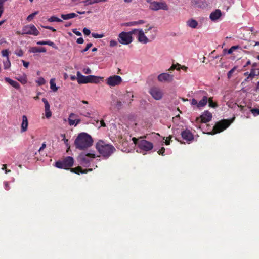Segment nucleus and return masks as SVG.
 I'll use <instances>...</instances> for the list:
<instances>
[{
  "instance_id": "obj_43",
  "label": "nucleus",
  "mask_w": 259,
  "mask_h": 259,
  "mask_svg": "<svg viewBox=\"0 0 259 259\" xmlns=\"http://www.w3.org/2000/svg\"><path fill=\"white\" fill-rule=\"evenodd\" d=\"M84 3V6L89 5H92L96 3L95 0H84L82 2Z\"/></svg>"
},
{
  "instance_id": "obj_24",
  "label": "nucleus",
  "mask_w": 259,
  "mask_h": 259,
  "mask_svg": "<svg viewBox=\"0 0 259 259\" xmlns=\"http://www.w3.org/2000/svg\"><path fill=\"white\" fill-rule=\"evenodd\" d=\"M208 102V97L207 96L204 95L203 96L202 99L198 103V108H201L204 107Z\"/></svg>"
},
{
  "instance_id": "obj_20",
  "label": "nucleus",
  "mask_w": 259,
  "mask_h": 259,
  "mask_svg": "<svg viewBox=\"0 0 259 259\" xmlns=\"http://www.w3.org/2000/svg\"><path fill=\"white\" fill-rule=\"evenodd\" d=\"M222 15V13L220 10L217 9L214 12L211 13L209 16L210 19L212 21H215L218 20Z\"/></svg>"
},
{
  "instance_id": "obj_1",
  "label": "nucleus",
  "mask_w": 259,
  "mask_h": 259,
  "mask_svg": "<svg viewBox=\"0 0 259 259\" xmlns=\"http://www.w3.org/2000/svg\"><path fill=\"white\" fill-rule=\"evenodd\" d=\"M93 140L92 137L86 133H80L74 141L76 148L84 150L93 145Z\"/></svg>"
},
{
  "instance_id": "obj_30",
  "label": "nucleus",
  "mask_w": 259,
  "mask_h": 259,
  "mask_svg": "<svg viewBox=\"0 0 259 259\" xmlns=\"http://www.w3.org/2000/svg\"><path fill=\"white\" fill-rule=\"evenodd\" d=\"M55 81V78L51 79L50 81V88L53 92H56L58 90V88L56 87Z\"/></svg>"
},
{
  "instance_id": "obj_64",
  "label": "nucleus",
  "mask_w": 259,
  "mask_h": 259,
  "mask_svg": "<svg viewBox=\"0 0 259 259\" xmlns=\"http://www.w3.org/2000/svg\"><path fill=\"white\" fill-rule=\"evenodd\" d=\"M46 147V143L44 142L42 143L41 146L40 147V148H39V149L38 150V151H40L41 150H42L43 149H44Z\"/></svg>"
},
{
  "instance_id": "obj_57",
  "label": "nucleus",
  "mask_w": 259,
  "mask_h": 259,
  "mask_svg": "<svg viewBox=\"0 0 259 259\" xmlns=\"http://www.w3.org/2000/svg\"><path fill=\"white\" fill-rule=\"evenodd\" d=\"M198 101L196 99L193 98L192 99V100H191V104L192 105H196L197 106V107L198 108Z\"/></svg>"
},
{
  "instance_id": "obj_29",
  "label": "nucleus",
  "mask_w": 259,
  "mask_h": 259,
  "mask_svg": "<svg viewBox=\"0 0 259 259\" xmlns=\"http://www.w3.org/2000/svg\"><path fill=\"white\" fill-rule=\"evenodd\" d=\"M208 106L210 107L215 108L218 107V105L217 103L214 102L213 101V97H210L208 98Z\"/></svg>"
},
{
  "instance_id": "obj_45",
  "label": "nucleus",
  "mask_w": 259,
  "mask_h": 259,
  "mask_svg": "<svg viewBox=\"0 0 259 259\" xmlns=\"http://www.w3.org/2000/svg\"><path fill=\"white\" fill-rule=\"evenodd\" d=\"M92 35L93 37H94L95 38H101L104 36V34H99L96 33H92Z\"/></svg>"
},
{
  "instance_id": "obj_39",
  "label": "nucleus",
  "mask_w": 259,
  "mask_h": 259,
  "mask_svg": "<svg viewBox=\"0 0 259 259\" xmlns=\"http://www.w3.org/2000/svg\"><path fill=\"white\" fill-rule=\"evenodd\" d=\"M250 112L254 116H256L259 115V109L256 108H253L249 110Z\"/></svg>"
},
{
  "instance_id": "obj_33",
  "label": "nucleus",
  "mask_w": 259,
  "mask_h": 259,
  "mask_svg": "<svg viewBox=\"0 0 259 259\" xmlns=\"http://www.w3.org/2000/svg\"><path fill=\"white\" fill-rule=\"evenodd\" d=\"M238 107L240 108V110L243 113H245L249 109H250L251 107L249 105L248 106H243V105H238Z\"/></svg>"
},
{
  "instance_id": "obj_32",
  "label": "nucleus",
  "mask_w": 259,
  "mask_h": 259,
  "mask_svg": "<svg viewBox=\"0 0 259 259\" xmlns=\"http://www.w3.org/2000/svg\"><path fill=\"white\" fill-rule=\"evenodd\" d=\"M239 48V46H233L231 47L228 50H227L226 49H224L223 52L224 53L227 52L228 54H231L233 52V51H234L235 50H236Z\"/></svg>"
},
{
  "instance_id": "obj_55",
  "label": "nucleus",
  "mask_w": 259,
  "mask_h": 259,
  "mask_svg": "<svg viewBox=\"0 0 259 259\" xmlns=\"http://www.w3.org/2000/svg\"><path fill=\"white\" fill-rule=\"evenodd\" d=\"M83 32L84 34L85 35H89L91 33L90 30L87 28H84L83 29Z\"/></svg>"
},
{
  "instance_id": "obj_19",
  "label": "nucleus",
  "mask_w": 259,
  "mask_h": 259,
  "mask_svg": "<svg viewBox=\"0 0 259 259\" xmlns=\"http://www.w3.org/2000/svg\"><path fill=\"white\" fill-rule=\"evenodd\" d=\"M70 170L71 172L79 174V173L87 174L88 171H92V169H88L83 170L80 166H78L75 168H70Z\"/></svg>"
},
{
  "instance_id": "obj_3",
  "label": "nucleus",
  "mask_w": 259,
  "mask_h": 259,
  "mask_svg": "<svg viewBox=\"0 0 259 259\" xmlns=\"http://www.w3.org/2000/svg\"><path fill=\"white\" fill-rule=\"evenodd\" d=\"M133 97L134 95L131 92H127L126 94L123 95L121 100L115 96H112L111 105L117 110H119L122 109L123 106L121 100L123 101L124 103H127L128 105L130 106L133 100Z\"/></svg>"
},
{
  "instance_id": "obj_12",
  "label": "nucleus",
  "mask_w": 259,
  "mask_h": 259,
  "mask_svg": "<svg viewBox=\"0 0 259 259\" xmlns=\"http://www.w3.org/2000/svg\"><path fill=\"white\" fill-rule=\"evenodd\" d=\"M138 147L142 150L148 151L153 147V144L145 140H141L138 142Z\"/></svg>"
},
{
  "instance_id": "obj_31",
  "label": "nucleus",
  "mask_w": 259,
  "mask_h": 259,
  "mask_svg": "<svg viewBox=\"0 0 259 259\" xmlns=\"http://www.w3.org/2000/svg\"><path fill=\"white\" fill-rule=\"evenodd\" d=\"M255 69H254V68H252L251 69L250 73L248 74V76H247V77L245 79V80L246 81H248L249 78H251V79H252V78H253L255 77V76L256 75V74H255Z\"/></svg>"
},
{
  "instance_id": "obj_47",
  "label": "nucleus",
  "mask_w": 259,
  "mask_h": 259,
  "mask_svg": "<svg viewBox=\"0 0 259 259\" xmlns=\"http://www.w3.org/2000/svg\"><path fill=\"white\" fill-rule=\"evenodd\" d=\"M15 54L17 55L18 56L22 57L24 55V52L22 50L19 49L18 51H16L15 52Z\"/></svg>"
},
{
  "instance_id": "obj_62",
  "label": "nucleus",
  "mask_w": 259,
  "mask_h": 259,
  "mask_svg": "<svg viewBox=\"0 0 259 259\" xmlns=\"http://www.w3.org/2000/svg\"><path fill=\"white\" fill-rule=\"evenodd\" d=\"M84 42V40L82 37H80L77 39L76 42L78 44H82Z\"/></svg>"
},
{
  "instance_id": "obj_60",
  "label": "nucleus",
  "mask_w": 259,
  "mask_h": 259,
  "mask_svg": "<svg viewBox=\"0 0 259 259\" xmlns=\"http://www.w3.org/2000/svg\"><path fill=\"white\" fill-rule=\"evenodd\" d=\"M72 32L75 34L77 36H81V33L79 31H77L76 29H74L72 30Z\"/></svg>"
},
{
  "instance_id": "obj_56",
  "label": "nucleus",
  "mask_w": 259,
  "mask_h": 259,
  "mask_svg": "<svg viewBox=\"0 0 259 259\" xmlns=\"http://www.w3.org/2000/svg\"><path fill=\"white\" fill-rule=\"evenodd\" d=\"M180 66V64H177V65L176 64H173L171 67L170 68H169V70H174L175 69H177V70H180V68H177V66Z\"/></svg>"
},
{
  "instance_id": "obj_21",
  "label": "nucleus",
  "mask_w": 259,
  "mask_h": 259,
  "mask_svg": "<svg viewBox=\"0 0 259 259\" xmlns=\"http://www.w3.org/2000/svg\"><path fill=\"white\" fill-rule=\"evenodd\" d=\"M76 79L79 84L87 83V76H85L81 74L79 71L76 73Z\"/></svg>"
},
{
  "instance_id": "obj_22",
  "label": "nucleus",
  "mask_w": 259,
  "mask_h": 259,
  "mask_svg": "<svg viewBox=\"0 0 259 259\" xmlns=\"http://www.w3.org/2000/svg\"><path fill=\"white\" fill-rule=\"evenodd\" d=\"M28 121L27 117L26 115H23L22 116V122L21 123V132H25L28 129Z\"/></svg>"
},
{
  "instance_id": "obj_9",
  "label": "nucleus",
  "mask_w": 259,
  "mask_h": 259,
  "mask_svg": "<svg viewBox=\"0 0 259 259\" xmlns=\"http://www.w3.org/2000/svg\"><path fill=\"white\" fill-rule=\"evenodd\" d=\"M149 9L157 11L159 10H163L167 11L168 10V6L166 3L163 1H160L159 2L155 1L152 4L151 6H149Z\"/></svg>"
},
{
  "instance_id": "obj_36",
  "label": "nucleus",
  "mask_w": 259,
  "mask_h": 259,
  "mask_svg": "<svg viewBox=\"0 0 259 259\" xmlns=\"http://www.w3.org/2000/svg\"><path fill=\"white\" fill-rule=\"evenodd\" d=\"M11 66V63L9 58L6 59V61H4V67L5 69L9 68Z\"/></svg>"
},
{
  "instance_id": "obj_25",
  "label": "nucleus",
  "mask_w": 259,
  "mask_h": 259,
  "mask_svg": "<svg viewBox=\"0 0 259 259\" xmlns=\"http://www.w3.org/2000/svg\"><path fill=\"white\" fill-rule=\"evenodd\" d=\"M30 52L32 53H45L46 52V49L44 47H33L30 49Z\"/></svg>"
},
{
  "instance_id": "obj_61",
  "label": "nucleus",
  "mask_w": 259,
  "mask_h": 259,
  "mask_svg": "<svg viewBox=\"0 0 259 259\" xmlns=\"http://www.w3.org/2000/svg\"><path fill=\"white\" fill-rule=\"evenodd\" d=\"M43 27L46 28V29H47L51 30H52L53 32L56 31V30L55 28H54L53 27H51V26H43Z\"/></svg>"
},
{
  "instance_id": "obj_28",
  "label": "nucleus",
  "mask_w": 259,
  "mask_h": 259,
  "mask_svg": "<svg viewBox=\"0 0 259 259\" xmlns=\"http://www.w3.org/2000/svg\"><path fill=\"white\" fill-rule=\"evenodd\" d=\"M37 44L38 45H47L52 47L53 48H55V44L50 40L39 41L37 42Z\"/></svg>"
},
{
  "instance_id": "obj_4",
  "label": "nucleus",
  "mask_w": 259,
  "mask_h": 259,
  "mask_svg": "<svg viewBox=\"0 0 259 259\" xmlns=\"http://www.w3.org/2000/svg\"><path fill=\"white\" fill-rule=\"evenodd\" d=\"M74 159L71 156H66L55 163V166L58 168L68 170L73 165Z\"/></svg>"
},
{
  "instance_id": "obj_63",
  "label": "nucleus",
  "mask_w": 259,
  "mask_h": 259,
  "mask_svg": "<svg viewBox=\"0 0 259 259\" xmlns=\"http://www.w3.org/2000/svg\"><path fill=\"white\" fill-rule=\"evenodd\" d=\"M22 61L24 66L26 68H27L29 65V63L28 62L25 61L24 60H22Z\"/></svg>"
},
{
  "instance_id": "obj_7",
  "label": "nucleus",
  "mask_w": 259,
  "mask_h": 259,
  "mask_svg": "<svg viewBox=\"0 0 259 259\" xmlns=\"http://www.w3.org/2000/svg\"><path fill=\"white\" fill-rule=\"evenodd\" d=\"M95 158L94 154L92 153H81L79 156L80 163L81 165L85 167H88L91 161Z\"/></svg>"
},
{
  "instance_id": "obj_44",
  "label": "nucleus",
  "mask_w": 259,
  "mask_h": 259,
  "mask_svg": "<svg viewBox=\"0 0 259 259\" xmlns=\"http://www.w3.org/2000/svg\"><path fill=\"white\" fill-rule=\"evenodd\" d=\"M42 101L44 102L45 104V109L50 108V104L46 98H42Z\"/></svg>"
},
{
  "instance_id": "obj_35",
  "label": "nucleus",
  "mask_w": 259,
  "mask_h": 259,
  "mask_svg": "<svg viewBox=\"0 0 259 259\" xmlns=\"http://www.w3.org/2000/svg\"><path fill=\"white\" fill-rule=\"evenodd\" d=\"M192 3L196 7L201 8L203 3L200 0H192Z\"/></svg>"
},
{
  "instance_id": "obj_49",
  "label": "nucleus",
  "mask_w": 259,
  "mask_h": 259,
  "mask_svg": "<svg viewBox=\"0 0 259 259\" xmlns=\"http://www.w3.org/2000/svg\"><path fill=\"white\" fill-rule=\"evenodd\" d=\"M61 136L63 138L62 140L64 141V144L66 145V146H69L68 140L65 138V134H61Z\"/></svg>"
},
{
  "instance_id": "obj_52",
  "label": "nucleus",
  "mask_w": 259,
  "mask_h": 259,
  "mask_svg": "<svg viewBox=\"0 0 259 259\" xmlns=\"http://www.w3.org/2000/svg\"><path fill=\"white\" fill-rule=\"evenodd\" d=\"M118 45V42L117 41L115 40H111L110 41V46L111 47H115L117 45Z\"/></svg>"
},
{
  "instance_id": "obj_10",
  "label": "nucleus",
  "mask_w": 259,
  "mask_h": 259,
  "mask_svg": "<svg viewBox=\"0 0 259 259\" xmlns=\"http://www.w3.org/2000/svg\"><path fill=\"white\" fill-rule=\"evenodd\" d=\"M118 40L122 45H128L133 41V37L129 33L122 32L118 35Z\"/></svg>"
},
{
  "instance_id": "obj_23",
  "label": "nucleus",
  "mask_w": 259,
  "mask_h": 259,
  "mask_svg": "<svg viewBox=\"0 0 259 259\" xmlns=\"http://www.w3.org/2000/svg\"><path fill=\"white\" fill-rule=\"evenodd\" d=\"M5 80L7 83H9L11 85H12L15 89L18 90L20 88V85L19 83L18 82L11 79L10 78L6 77L5 78Z\"/></svg>"
},
{
  "instance_id": "obj_13",
  "label": "nucleus",
  "mask_w": 259,
  "mask_h": 259,
  "mask_svg": "<svg viewBox=\"0 0 259 259\" xmlns=\"http://www.w3.org/2000/svg\"><path fill=\"white\" fill-rule=\"evenodd\" d=\"M122 82V78L120 76L114 75L107 79V84L110 87L119 85Z\"/></svg>"
},
{
  "instance_id": "obj_34",
  "label": "nucleus",
  "mask_w": 259,
  "mask_h": 259,
  "mask_svg": "<svg viewBox=\"0 0 259 259\" xmlns=\"http://www.w3.org/2000/svg\"><path fill=\"white\" fill-rule=\"evenodd\" d=\"M48 21L52 22H62V20L56 16H51L50 18L48 19Z\"/></svg>"
},
{
  "instance_id": "obj_58",
  "label": "nucleus",
  "mask_w": 259,
  "mask_h": 259,
  "mask_svg": "<svg viewBox=\"0 0 259 259\" xmlns=\"http://www.w3.org/2000/svg\"><path fill=\"white\" fill-rule=\"evenodd\" d=\"M165 152V148L164 147H162L158 151V153L159 154V155H161L162 156H164V153Z\"/></svg>"
},
{
  "instance_id": "obj_15",
  "label": "nucleus",
  "mask_w": 259,
  "mask_h": 259,
  "mask_svg": "<svg viewBox=\"0 0 259 259\" xmlns=\"http://www.w3.org/2000/svg\"><path fill=\"white\" fill-rule=\"evenodd\" d=\"M212 117V114L208 110H206L199 117L196 118V121H199L200 120L201 123H207L211 120Z\"/></svg>"
},
{
  "instance_id": "obj_37",
  "label": "nucleus",
  "mask_w": 259,
  "mask_h": 259,
  "mask_svg": "<svg viewBox=\"0 0 259 259\" xmlns=\"http://www.w3.org/2000/svg\"><path fill=\"white\" fill-rule=\"evenodd\" d=\"M18 80L21 82L22 84H25L27 80V78L25 75L20 77L19 78H17Z\"/></svg>"
},
{
  "instance_id": "obj_50",
  "label": "nucleus",
  "mask_w": 259,
  "mask_h": 259,
  "mask_svg": "<svg viewBox=\"0 0 259 259\" xmlns=\"http://www.w3.org/2000/svg\"><path fill=\"white\" fill-rule=\"evenodd\" d=\"M3 56L9 58V51L8 50H4L2 51Z\"/></svg>"
},
{
  "instance_id": "obj_59",
  "label": "nucleus",
  "mask_w": 259,
  "mask_h": 259,
  "mask_svg": "<svg viewBox=\"0 0 259 259\" xmlns=\"http://www.w3.org/2000/svg\"><path fill=\"white\" fill-rule=\"evenodd\" d=\"M172 138L171 136H169L167 138V139L165 141V143L166 145H168L170 143V140Z\"/></svg>"
},
{
  "instance_id": "obj_41",
  "label": "nucleus",
  "mask_w": 259,
  "mask_h": 259,
  "mask_svg": "<svg viewBox=\"0 0 259 259\" xmlns=\"http://www.w3.org/2000/svg\"><path fill=\"white\" fill-rule=\"evenodd\" d=\"M45 116L46 118H49L52 116V112L50 110V108L45 109Z\"/></svg>"
},
{
  "instance_id": "obj_11",
  "label": "nucleus",
  "mask_w": 259,
  "mask_h": 259,
  "mask_svg": "<svg viewBox=\"0 0 259 259\" xmlns=\"http://www.w3.org/2000/svg\"><path fill=\"white\" fill-rule=\"evenodd\" d=\"M149 93L156 100H159L162 99L163 95L161 89L157 87H152L150 89Z\"/></svg>"
},
{
  "instance_id": "obj_26",
  "label": "nucleus",
  "mask_w": 259,
  "mask_h": 259,
  "mask_svg": "<svg viewBox=\"0 0 259 259\" xmlns=\"http://www.w3.org/2000/svg\"><path fill=\"white\" fill-rule=\"evenodd\" d=\"M187 25L192 28H196L198 26V22L196 20L191 19L187 22Z\"/></svg>"
},
{
  "instance_id": "obj_5",
  "label": "nucleus",
  "mask_w": 259,
  "mask_h": 259,
  "mask_svg": "<svg viewBox=\"0 0 259 259\" xmlns=\"http://www.w3.org/2000/svg\"><path fill=\"white\" fill-rule=\"evenodd\" d=\"M235 117L231 119H223L216 123L213 128V134L223 132L226 129L234 120Z\"/></svg>"
},
{
  "instance_id": "obj_16",
  "label": "nucleus",
  "mask_w": 259,
  "mask_h": 259,
  "mask_svg": "<svg viewBox=\"0 0 259 259\" xmlns=\"http://www.w3.org/2000/svg\"><path fill=\"white\" fill-rule=\"evenodd\" d=\"M77 115L74 113L70 114L68 118V123L70 125H76L80 122V119H77Z\"/></svg>"
},
{
  "instance_id": "obj_14",
  "label": "nucleus",
  "mask_w": 259,
  "mask_h": 259,
  "mask_svg": "<svg viewBox=\"0 0 259 259\" xmlns=\"http://www.w3.org/2000/svg\"><path fill=\"white\" fill-rule=\"evenodd\" d=\"M157 79L159 82L169 83L173 81L174 75L167 73H162L158 76Z\"/></svg>"
},
{
  "instance_id": "obj_48",
  "label": "nucleus",
  "mask_w": 259,
  "mask_h": 259,
  "mask_svg": "<svg viewBox=\"0 0 259 259\" xmlns=\"http://www.w3.org/2000/svg\"><path fill=\"white\" fill-rule=\"evenodd\" d=\"M93 46L92 43H89L87 45L86 47L81 51L82 53H84L87 51L92 46Z\"/></svg>"
},
{
  "instance_id": "obj_54",
  "label": "nucleus",
  "mask_w": 259,
  "mask_h": 259,
  "mask_svg": "<svg viewBox=\"0 0 259 259\" xmlns=\"http://www.w3.org/2000/svg\"><path fill=\"white\" fill-rule=\"evenodd\" d=\"M124 25L126 26H135V25H136V23L135 22V21L125 23L124 24Z\"/></svg>"
},
{
  "instance_id": "obj_27",
  "label": "nucleus",
  "mask_w": 259,
  "mask_h": 259,
  "mask_svg": "<svg viewBox=\"0 0 259 259\" xmlns=\"http://www.w3.org/2000/svg\"><path fill=\"white\" fill-rule=\"evenodd\" d=\"M77 15L74 13H71L67 14H61V17L64 20H68L76 17Z\"/></svg>"
},
{
  "instance_id": "obj_18",
  "label": "nucleus",
  "mask_w": 259,
  "mask_h": 259,
  "mask_svg": "<svg viewBox=\"0 0 259 259\" xmlns=\"http://www.w3.org/2000/svg\"><path fill=\"white\" fill-rule=\"evenodd\" d=\"M103 77H100L94 75L87 76V83H98L100 82V80L103 79Z\"/></svg>"
},
{
  "instance_id": "obj_2",
  "label": "nucleus",
  "mask_w": 259,
  "mask_h": 259,
  "mask_svg": "<svg viewBox=\"0 0 259 259\" xmlns=\"http://www.w3.org/2000/svg\"><path fill=\"white\" fill-rule=\"evenodd\" d=\"M96 147L99 153L106 158H108L116 151L115 148L112 145L106 144L102 140L98 142Z\"/></svg>"
},
{
  "instance_id": "obj_17",
  "label": "nucleus",
  "mask_w": 259,
  "mask_h": 259,
  "mask_svg": "<svg viewBox=\"0 0 259 259\" xmlns=\"http://www.w3.org/2000/svg\"><path fill=\"white\" fill-rule=\"evenodd\" d=\"M181 136L183 139L187 141H192L194 139L193 134L188 130L182 131L181 133Z\"/></svg>"
},
{
  "instance_id": "obj_6",
  "label": "nucleus",
  "mask_w": 259,
  "mask_h": 259,
  "mask_svg": "<svg viewBox=\"0 0 259 259\" xmlns=\"http://www.w3.org/2000/svg\"><path fill=\"white\" fill-rule=\"evenodd\" d=\"M17 33L37 36L39 34V32L34 25H27L23 27L21 32H17Z\"/></svg>"
},
{
  "instance_id": "obj_8",
  "label": "nucleus",
  "mask_w": 259,
  "mask_h": 259,
  "mask_svg": "<svg viewBox=\"0 0 259 259\" xmlns=\"http://www.w3.org/2000/svg\"><path fill=\"white\" fill-rule=\"evenodd\" d=\"M153 26H149V25L146 26V29L144 31L142 29H140L139 33L137 34V39L139 42L146 44L149 42L150 40H149L148 37L145 35V33H147L148 32L152 29Z\"/></svg>"
},
{
  "instance_id": "obj_53",
  "label": "nucleus",
  "mask_w": 259,
  "mask_h": 259,
  "mask_svg": "<svg viewBox=\"0 0 259 259\" xmlns=\"http://www.w3.org/2000/svg\"><path fill=\"white\" fill-rule=\"evenodd\" d=\"M82 71L84 74H89L91 73V72H92L91 70L89 67L84 68L83 69Z\"/></svg>"
},
{
  "instance_id": "obj_38",
  "label": "nucleus",
  "mask_w": 259,
  "mask_h": 259,
  "mask_svg": "<svg viewBox=\"0 0 259 259\" xmlns=\"http://www.w3.org/2000/svg\"><path fill=\"white\" fill-rule=\"evenodd\" d=\"M237 67L234 66L232 69H231L227 73L228 78L230 79L231 78L232 76V74L235 72L236 70Z\"/></svg>"
},
{
  "instance_id": "obj_46",
  "label": "nucleus",
  "mask_w": 259,
  "mask_h": 259,
  "mask_svg": "<svg viewBox=\"0 0 259 259\" xmlns=\"http://www.w3.org/2000/svg\"><path fill=\"white\" fill-rule=\"evenodd\" d=\"M157 30L156 29H154L152 30L153 34L150 36V38L152 40L154 39L156 35Z\"/></svg>"
},
{
  "instance_id": "obj_51",
  "label": "nucleus",
  "mask_w": 259,
  "mask_h": 259,
  "mask_svg": "<svg viewBox=\"0 0 259 259\" xmlns=\"http://www.w3.org/2000/svg\"><path fill=\"white\" fill-rule=\"evenodd\" d=\"M140 29H133L132 30V31L128 32L130 34V35L132 36V34H135L137 32L139 33V30Z\"/></svg>"
},
{
  "instance_id": "obj_42",
  "label": "nucleus",
  "mask_w": 259,
  "mask_h": 259,
  "mask_svg": "<svg viewBox=\"0 0 259 259\" xmlns=\"http://www.w3.org/2000/svg\"><path fill=\"white\" fill-rule=\"evenodd\" d=\"M38 13V11H36L32 14H31L30 15H29L27 18V20L28 21H30L32 20V19L34 18V17L37 15V14Z\"/></svg>"
},
{
  "instance_id": "obj_40",
  "label": "nucleus",
  "mask_w": 259,
  "mask_h": 259,
  "mask_svg": "<svg viewBox=\"0 0 259 259\" xmlns=\"http://www.w3.org/2000/svg\"><path fill=\"white\" fill-rule=\"evenodd\" d=\"M36 82L37 83L38 85L40 86L45 84L46 83V81L44 78L39 77L36 81Z\"/></svg>"
}]
</instances>
